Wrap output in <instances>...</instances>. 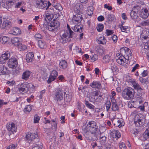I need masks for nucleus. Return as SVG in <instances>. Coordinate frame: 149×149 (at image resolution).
<instances>
[{
  "label": "nucleus",
  "instance_id": "obj_1",
  "mask_svg": "<svg viewBox=\"0 0 149 149\" xmlns=\"http://www.w3.org/2000/svg\"><path fill=\"white\" fill-rule=\"evenodd\" d=\"M134 89L128 87L125 88L123 91L122 95L124 99L130 100L134 98Z\"/></svg>",
  "mask_w": 149,
  "mask_h": 149
},
{
  "label": "nucleus",
  "instance_id": "obj_2",
  "mask_svg": "<svg viewBox=\"0 0 149 149\" xmlns=\"http://www.w3.org/2000/svg\"><path fill=\"white\" fill-rule=\"evenodd\" d=\"M146 118L142 115H137L135 116L134 123L137 127L143 126L145 123Z\"/></svg>",
  "mask_w": 149,
  "mask_h": 149
},
{
  "label": "nucleus",
  "instance_id": "obj_3",
  "mask_svg": "<svg viewBox=\"0 0 149 149\" xmlns=\"http://www.w3.org/2000/svg\"><path fill=\"white\" fill-rule=\"evenodd\" d=\"M51 5L49 2L44 0H37L36 2V6L38 8L42 9L47 7L46 10H47Z\"/></svg>",
  "mask_w": 149,
  "mask_h": 149
},
{
  "label": "nucleus",
  "instance_id": "obj_4",
  "mask_svg": "<svg viewBox=\"0 0 149 149\" xmlns=\"http://www.w3.org/2000/svg\"><path fill=\"white\" fill-rule=\"evenodd\" d=\"M120 52L124 54V57L126 60H129L132 58V54L131 50L128 48L123 47L120 49Z\"/></svg>",
  "mask_w": 149,
  "mask_h": 149
},
{
  "label": "nucleus",
  "instance_id": "obj_5",
  "mask_svg": "<svg viewBox=\"0 0 149 149\" xmlns=\"http://www.w3.org/2000/svg\"><path fill=\"white\" fill-rule=\"evenodd\" d=\"M38 136L37 134L28 133L26 135V138L29 143L33 141L36 143V142L37 143L39 142L40 139L38 138Z\"/></svg>",
  "mask_w": 149,
  "mask_h": 149
},
{
  "label": "nucleus",
  "instance_id": "obj_6",
  "mask_svg": "<svg viewBox=\"0 0 149 149\" xmlns=\"http://www.w3.org/2000/svg\"><path fill=\"white\" fill-rule=\"evenodd\" d=\"M97 129L98 127L96 125V123L93 121L89 122L86 128L87 131L93 132H97Z\"/></svg>",
  "mask_w": 149,
  "mask_h": 149
},
{
  "label": "nucleus",
  "instance_id": "obj_7",
  "mask_svg": "<svg viewBox=\"0 0 149 149\" xmlns=\"http://www.w3.org/2000/svg\"><path fill=\"white\" fill-rule=\"evenodd\" d=\"M130 82H131L134 88L136 90L139 94V95L141 97L142 96L141 92L143 89L141 88L139 84L134 80L131 79Z\"/></svg>",
  "mask_w": 149,
  "mask_h": 149
},
{
  "label": "nucleus",
  "instance_id": "obj_8",
  "mask_svg": "<svg viewBox=\"0 0 149 149\" xmlns=\"http://www.w3.org/2000/svg\"><path fill=\"white\" fill-rule=\"evenodd\" d=\"M54 97L58 102H60L61 100H63V92L61 89L60 88L57 89V91L55 93Z\"/></svg>",
  "mask_w": 149,
  "mask_h": 149
},
{
  "label": "nucleus",
  "instance_id": "obj_9",
  "mask_svg": "<svg viewBox=\"0 0 149 149\" xmlns=\"http://www.w3.org/2000/svg\"><path fill=\"white\" fill-rule=\"evenodd\" d=\"M58 72L56 70H53L50 73V75L47 81V83L49 84L54 81L58 76Z\"/></svg>",
  "mask_w": 149,
  "mask_h": 149
},
{
  "label": "nucleus",
  "instance_id": "obj_10",
  "mask_svg": "<svg viewBox=\"0 0 149 149\" xmlns=\"http://www.w3.org/2000/svg\"><path fill=\"white\" fill-rule=\"evenodd\" d=\"M8 64L10 68H14L17 66V61L15 58H11L9 59Z\"/></svg>",
  "mask_w": 149,
  "mask_h": 149
},
{
  "label": "nucleus",
  "instance_id": "obj_11",
  "mask_svg": "<svg viewBox=\"0 0 149 149\" xmlns=\"http://www.w3.org/2000/svg\"><path fill=\"white\" fill-rule=\"evenodd\" d=\"M82 19L81 15L79 14H76L73 15L72 21L73 23L77 24L81 22Z\"/></svg>",
  "mask_w": 149,
  "mask_h": 149
},
{
  "label": "nucleus",
  "instance_id": "obj_12",
  "mask_svg": "<svg viewBox=\"0 0 149 149\" xmlns=\"http://www.w3.org/2000/svg\"><path fill=\"white\" fill-rule=\"evenodd\" d=\"M20 88L19 91L20 92H26L28 91L29 88V85L27 82L23 83L20 85Z\"/></svg>",
  "mask_w": 149,
  "mask_h": 149
},
{
  "label": "nucleus",
  "instance_id": "obj_13",
  "mask_svg": "<svg viewBox=\"0 0 149 149\" xmlns=\"http://www.w3.org/2000/svg\"><path fill=\"white\" fill-rule=\"evenodd\" d=\"M50 10V13H47L46 14L45 16V21L47 22V24L48 23H50L51 22L52 18L51 17V15L54 12V10L53 9L50 8L49 10Z\"/></svg>",
  "mask_w": 149,
  "mask_h": 149
},
{
  "label": "nucleus",
  "instance_id": "obj_14",
  "mask_svg": "<svg viewBox=\"0 0 149 149\" xmlns=\"http://www.w3.org/2000/svg\"><path fill=\"white\" fill-rule=\"evenodd\" d=\"M68 32L66 31L63 35L61 37V38L60 39V42L63 44H64L69 41L68 40Z\"/></svg>",
  "mask_w": 149,
  "mask_h": 149
},
{
  "label": "nucleus",
  "instance_id": "obj_15",
  "mask_svg": "<svg viewBox=\"0 0 149 149\" xmlns=\"http://www.w3.org/2000/svg\"><path fill=\"white\" fill-rule=\"evenodd\" d=\"M149 15L148 11L146 8H144L141 10V16L144 19L146 18Z\"/></svg>",
  "mask_w": 149,
  "mask_h": 149
},
{
  "label": "nucleus",
  "instance_id": "obj_16",
  "mask_svg": "<svg viewBox=\"0 0 149 149\" xmlns=\"http://www.w3.org/2000/svg\"><path fill=\"white\" fill-rule=\"evenodd\" d=\"M34 59V54L33 52H29L26 56V59L27 62H32Z\"/></svg>",
  "mask_w": 149,
  "mask_h": 149
},
{
  "label": "nucleus",
  "instance_id": "obj_17",
  "mask_svg": "<svg viewBox=\"0 0 149 149\" xmlns=\"http://www.w3.org/2000/svg\"><path fill=\"white\" fill-rule=\"evenodd\" d=\"M6 127L8 131L12 132H16V127L15 124L14 123H12L11 124L6 126Z\"/></svg>",
  "mask_w": 149,
  "mask_h": 149
},
{
  "label": "nucleus",
  "instance_id": "obj_18",
  "mask_svg": "<svg viewBox=\"0 0 149 149\" xmlns=\"http://www.w3.org/2000/svg\"><path fill=\"white\" fill-rule=\"evenodd\" d=\"M10 32V34L15 36L20 35L21 33V31L20 29L17 27L13 28Z\"/></svg>",
  "mask_w": 149,
  "mask_h": 149
},
{
  "label": "nucleus",
  "instance_id": "obj_19",
  "mask_svg": "<svg viewBox=\"0 0 149 149\" xmlns=\"http://www.w3.org/2000/svg\"><path fill=\"white\" fill-rule=\"evenodd\" d=\"M11 26L10 22L6 20L3 22L2 27L3 29H9Z\"/></svg>",
  "mask_w": 149,
  "mask_h": 149
},
{
  "label": "nucleus",
  "instance_id": "obj_20",
  "mask_svg": "<svg viewBox=\"0 0 149 149\" xmlns=\"http://www.w3.org/2000/svg\"><path fill=\"white\" fill-rule=\"evenodd\" d=\"M68 66L67 63L66 61L62 60L60 62L59 64V67L62 69H65Z\"/></svg>",
  "mask_w": 149,
  "mask_h": 149
},
{
  "label": "nucleus",
  "instance_id": "obj_21",
  "mask_svg": "<svg viewBox=\"0 0 149 149\" xmlns=\"http://www.w3.org/2000/svg\"><path fill=\"white\" fill-rule=\"evenodd\" d=\"M126 60L124 56H121L117 58L116 61L120 65L123 64L125 62Z\"/></svg>",
  "mask_w": 149,
  "mask_h": 149
},
{
  "label": "nucleus",
  "instance_id": "obj_22",
  "mask_svg": "<svg viewBox=\"0 0 149 149\" xmlns=\"http://www.w3.org/2000/svg\"><path fill=\"white\" fill-rule=\"evenodd\" d=\"M101 83L100 81H94L90 84V86L93 88H99L101 87Z\"/></svg>",
  "mask_w": 149,
  "mask_h": 149
},
{
  "label": "nucleus",
  "instance_id": "obj_23",
  "mask_svg": "<svg viewBox=\"0 0 149 149\" xmlns=\"http://www.w3.org/2000/svg\"><path fill=\"white\" fill-rule=\"evenodd\" d=\"M110 63L111 70L113 72L118 70V68L115 63L114 62L113 59H111L110 61Z\"/></svg>",
  "mask_w": 149,
  "mask_h": 149
},
{
  "label": "nucleus",
  "instance_id": "obj_24",
  "mask_svg": "<svg viewBox=\"0 0 149 149\" xmlns=\"http://www.w3.org/2000/svg\"><path fill=\"white\" fill-rule=\"evenodd\" d=\"M106 22L108 23L114 21L115 20V16L112 14H108L106 17Z\"/></svg>",
  "mask_w": 149,
  "mask_h": 149
},
{
  "label": "nucleus",
  "instance_id": "obj_25",
  "mask_svg": "<svg viewBox=\"0 0 149 149\" xmlns=\"http://www.w3.org/2000/svg\"><path fill=\"white\" fill-rule=\"evenodd\" d=\"M135 8H134L133 9L134 10H132L130 13L131 17L132 19H136L138 17L137 14L138 11H136Z\"/></svg>",
  "mask_w": 149,
  "mask_h": 149
},
{
  "label": "nucleus",
  "instance_id": "obj_26",
  "mask_svg": "<svg viewBox=\"0 0 149 149\" xmlns=\"http://www.w3.org/2000/svg\"><path fill=\"white\" fill-rule=\"evenodd\" d=\"M46 28L49 31L54 32L57 31V30L54 27L53 25L51 24V23H48L46 26Z\"/></svg>",
  "mask_w": 149,
  "mask_h": 149
},
{
  "label": "nucleus",
  "instance_id": "obj_27",
  "mask_svg": "<svg viewBox=\"0 0 149 149\" xmlns=\"http://www.w3.org/2000/svg\"><path fill=\"white\" fill-rule=\"evenodd\" d=\"M85 136L87 140L89 141L95 140L94 138L93 137L92 134L91 133L86 134Z\"/></svg>",
  "mask_w": 149,
  "mask_h": 149
},
{
  "label": "nucleus",
  "instance_id": "obj_28",
  "mask_svg": "<svg viewBox=\"0 0 149 149\" xmlns=\"http://www.w3.org/2000/svg\"><path fill=\"white\" fill-rule=\"evenodd\" d=\"M7 70L6 67H4L2 64L0 65V74H6Z\"/></svg>",
  "mask_w": 149,
  "mask_h": 149
},
{
  "label": "nucleus",
  "instance_id": "obj_29",
  "mask_svg": "<svg viewBox=\"0 0 149 149\" xmlns=\"http://www.w3.org/2000/svg\"><path fill=\"white\" fill-rule=\"evenodd\" d=\"M30 73L29 71L28 70H26L25 72H24L23 73L22 75V78L23 79L26 80L29 77Z\"/></svg>",
  "mask_w": 149,
  "mask_h": 149
},
{
  "label": "nucleus",
  "instance_id": "obj_30",
  "mask_svg": "<svg viewBox=\"0 0 149 149\" xmlns=\"http://www.w3.org/2000/svg\"><path fill=\"white\" fill-rule=\"evenodd\" d=\"M51 23L53 25L54 27L56 30L60 25V22L55 19H54L53 21H51Z\"/></svg>",
  "mask_w": 149,
  "mask_h": 149
},
{
  "label": "nucleus",
  "instance_id": "obj_31",
  "mask_svg": "<svg viewBox=\"0 0 149 149\" xmlns=\"http://www.w3.org/2000/svg\"><path fill=\"white\" fill-rule=\"evenodd\" d=\"M97 42L100 44H104L106 42V40L103 36L97 38Z\"/></svg>",
  "mask_w": 149,
  "mask_h": 149
},
{
  "label": "nucleus",
  "instance_id": "obj_32",
  "mask_svg": "<svg viewBox=\"0 0 149 149\" xmlns=\"http://www.w3.org/2000/svg\"><path fill=\"white\" fill-rule=\"evenodd\" d=\"M139 79L143 85L146 86L148 83V78L145 79L142 77H140Z\"/></svg>",
  "mask_w": 149,
  "mask_h": 149
},
{
  "label": "nucleus",
  "instance_id": "obj_33",
  "mask_svg": "<svg viewBox=\"0 0 149 149\" xmlns=\"http://www.w3.org/2000/svg\"><path fill=\"white\" fill-rule=\"evenodd\" d=\"M12 43L15 46H17L20 43L19 41V39L17 38H14L11 40Z\"/></svg>",
  "mask_w": 149,
  "mask_h": 149
},
{
  "label": "nucleus",
  "instance_id": "obj_34",
  "mask_svg": "<svg viewBox=\"0 0 149 149\" xmlns=\"http://www.w3.org/2000/svg\"><path fill=\"white\" fill-rule=\"evenodd\" d=\"M113 138L118 139L121 136L120 132L118 130H115L113 133Z\"/></svg>",
  "mask_w": 149,
  "mask_h": 149
},
{
  "label": "nucleus",
  "instance_id": "obj_35",
  "mask_svg": "<svg viewBox=\"0 0 149 149\" xmlns=\"http://www.w3.org/2000/svg\"><path fill=\"white\" fill-rule=\"evenodd\" d=\"M1 56L4 59H5L6 61L10 57V54L9 52L8 51L5 53L4 54H2Z\"/></svg>",
  "mask_w": 149,
  "mask_h": 149
},
{
  "label": "nucleus",
  "instance_id": "obj_36",
  "mask_svg": "<svg viewBox=\"0 0 149 149\" xmlns=\"http://www.w3.org/2000/svg\"><path fill=\"white\" fill-rule=\"evenodd\" d=\"M18 49L20 51L24 50L27 48L26 46L25 45H23L22 43H20L17 46Z\"/></svg>",
  "mask_w": 149,
  "mask_h": 149
},
{
  "label": "nucleus",
  "instance_id": "obj_37",
  "mask_svg": "<svg viewBox=\"0 0 149 149\" xmlns=\"http://www.w3.org/2000/svg\"><path fill=\"white\" fill-rule=\"evenodd\" d=\"M80 5L79 3L75 4L74 7V10L77 13H79L80 11Z\"/></svg>",
  "mask_w": 149,
  "mask_h": 149
},
{
  "label": "nucleus",
  "instance_id": "obj_38",
  "mask_svg": "<svg viewBox=\"0 0 149 149\" xmlns=\"http://www.w3.org/2000/svg\"><path fill=\"white\" fill-rule=\"evenodd\" d=\"M103 59L104 61V62L105 63H108L109 62H110V61L111 60L110 56L108 55L104 56L103 57Z\"/></svg>",
  "mask_w": 149,
  "mask_h": 149
},
{
  "label": "nucleus",
  "instance_id": "obj_39",
  "mask_svg": "<svg viewBox=\"0 0 149 149\" xmlns=\"http://www.w3.org/2000/svg\"><path fill=\"white\" fill-rule=\"evenodd\" d=\"M97 98V96L91 95L89 97V101L91 102H93L96 101Z\"/></svg>",
  "mask_w": 149,
  "mask_h": 149
},
{
  "label": "nucleus",
  "instance_id": "obj_40",
  "mask_svg": "<svg viewBox=\"0 0 149 149\" xmlns=\"http://www.w3.org/2000/svg\"><path fill=\"white\" fill-rule=\"evenodd\" d=\"M112 109L113 111H115L118 110L119 109V107L114 102H112Z\"/></svg>",
  "mask_w": 149,
  "mask_h": 149
},
{
  "label": "nucleus",
  "instance_id": "obj_41",
  "mask_svg": "<svg viewBox=\"0 0 149 149\" xmlns=\"http://www.w3.org/2000/svg\"><path fill=\"white\" fill-rule=\"evenodd\" d=\"M38 44L39 47L40 48H43L45 45V43L41 40H39L38 42Z\"/></svg>",
  "mask_w": 149,
  "mask_h": 149
},
{
  "label": "nucleus",
  "instance_id": "obj_42",
  "mask_svg": "<svg viewBox=\"0 0 149 149\" xmlns=\"http://www.w3.org/2000/svg\"><path fill=\"white\" fill-rule=\"evenodd\" d=\"M107 137L104 136H100V142L101 145H103L106 141Z\"/></svg>",
  "mask_w": 149,
  "mask_h": 149
},
{
  "label": "nucleus",
  "instance_id": "obj_43",
  "mask_svg": "<svg viewBox=\"0 0 149 149\" xmlns=\"http://www.w3.org/2000/svg\"><path fill=\"white\" fill-rule=\"evenodd\" d=\"M32 109L31 106L30 105H27L24 108V111L26 113L30 112Z\"/></svg>",
  "mask_w": 149,
  "mask_h": 149
},
{
  "label": "nucleus",
  "instance_id": "obj_44",
  "mask_svg": "<svg viewBox=\"0 0 149 149\" xmlns=\"http://www.w3.org/2000/svg\"><path fill=\"white\" fill-rule=\"evenodd\" d=\"M86 106L88 108H89L93 109H94V106L92 105L91 104L89 103L88 102V101H85V103Z\"/></svg>",
  "mask_w": 149,
  "mask_h": 149
},
{
  "label": "nucleus",
  "instance_id": "obj_45",
  "mask_svg": "<svg viewBox=\"0 0 149 149\" xmlns=\"http://www.w3.org/2000/svg\"><path fill=\"white\" fill-rule=\"evenodd\" d=\"M41 143L40 142L37 143V142H36L35 146L32 148V149H42L39 146H41Z\"/></svg>",
  "mask_w": 149,
  "mask_h": 149
},
{
  "label": "nucleus",
  "instance_id": "obj_46",
  "mask_svg": "<svg viewBox=\"0 0 149 149\" xmlns=\"http://www.w3.org/2000/svg\"><path fill=\"white\" fill-rule=\"evenodd\" d=\"M104 28V26L102 24H99L97 27L98 31L101 32L102 31Z\"/></svg>",
  "mask_w": 149,
  "mask_h": 149
},
{
  "label": "nucleus",
  "instance_id": "obj_47",
  "mask_svg": "<svg viewBox=\"0 0 149 149\" xmlns=\"http://www.w3.org/2000/svg\"><path fill=\"white\" fill-rule=\"evenodd\" d=\"M69 31V32H68V38H72L75 35V33L72 30H71Z\"/></svg>",
  "mask_w": 149,
  "mask_h": 149
},
{
  "label": "nucleus",
  "instance_id": "obj_48",
  "mask_svg": "<svg viewBox=\"0 0 149 149\" xmlns=\"http://www.w3.org/2000/svg\"><path fill=\"white\" fill-rule=\"evenodd\" d=\"M141 25L142 26L149 25V20H147L141 22Z\"/></svg>",
  "mask_w": 149,
  "mask_h": 149
},
{
  "label": "nucleus",
  "instance_id": "obj_49",
  "mask_svg": "<svg viewBox=\"0 0 149 149\" xmlns=\"http://www.w3.org/2000/svg\"><path fill=\"white\" fill-rule=\"evenodd\" d=\"M144 136L145 138H149V128L146 129L144 133Z\"/></svg>",
  "mask_w": 149,
  "mask_h": 149
},
{
  "label": "nucleus",
  "instance_id": "obj_50",
  "mask_svg": "<svg viewBox=\"0 0 149 149\" xmlns=\"http://www.w3.org/2000/svg\"><path fill=\"white\" fill-rule=\"evenodd\" d=\"M105 105L106 107V109L107 111H108L111 107V103L109 101H107Z\"/></svg>",
  "mask_w": 149,
  "mask_h": 149
},
{
  "label": "nucleus",
  "instance_id": "obj_51",
  "mask_svg": "<svg viewBox=\"0 0 149 149\" xmlns=\"http://www.w3.org/2000/svg\"><path fill=\"white\" fill-rule=\"evenodd\" d=\"M119 147L121 149H126V148L125 143L123 142L120 143Z\"/></svg>",
  "mask_w": 149,
  "mask_h": 149
},
{
  "label": "nucleus",
  "instance_id": "obj_52",
  "mask_svg": "<svg viewBox=\"0 0 149 149\" xmlns=\"http://www.w3.org/2000/svg\"><path fill=\"white\" fill-rule=\"evenodd\" d=\"M88 12H89V11H91L90 13H89L88 14V15H91L93 14V7L92 6L89 7L88 8Z\"/></svg>",
  "mask_w": 149,
  "mask_h": 149
},
{
  "label": "nucleus",
  "instance_id": "obj_53",
  "mask_svg": "<svg viewBox=\"0 0 149 149\" xmlns=\"http://www.w3.org/2000/svg\"><path fill=\"white\" fill-rule=\"evenodd\" d=\"M113 33V31L111 30L107 29L106 30V33L107 36H108L111 35Z\"/></svg>",
  "mask_w": 149,
  "mask_h": 149
},
{
  "label": "nucleus",
  "instance_id": "obj_54",
  "mask_svg": "<svg viewBox=\"0 0 149 149\" xmlns=\"http://www.w3.org/2000/svg\"><path fill=\"white\" fill-rule=\"evenodd\" d=\"M40 120L39 117L37 115H36L34 117V123H38L39 121Z\"/></svg>",
  "mask_w": 149,
  "mask_h": 149
},
{
  "label": "nucleus",
  "instance_id": "obj_55",
  "mask_svg": "<svg viewBox=\"0 0 149 149\" xmlns=\"http://www.w3.org/2000/svg\"><path fill=\"white\" fill-rule=\"evenodd\" d=\"M83 27L82 25H78L77 29H76L77 32H81L82 31Z\"/></svg>",
  "mask_w": 149,
  "mask_h": 149
},
{
  "label": "nucleus",
  "instance_id": "obj_56",
  "mask_svg": "<svg viewBox=\"0 0 149 149\" xmlns=\"http://www.w3.org/2000/svg\"><path fill=\"white\" fill-rule=\"evenodd\" d=\"M2 43L3 44H5L8 41V38L6 36H3L2 38Z\"/></svg>",
  "mask_w": 149,
  "mask_h": 149
},
{
  "label": "nucleus",
  "instance_id": "obj_57",
  "mask_svg": "<svg viewBox=\"0 0 149 149\" xmlns=\"http://www.w3.org/2000/svg\"><path fill=\"white\" fill-rule=\"evenodd\" d=\"M149 35V32L148 31L146 30H144L143 31L141 35L143 36H147Z\"/></svg>",
  "mask_w": 149,
  "mask_h": 149
},
{
  "label": "nucleus",
  "instance_id": "obj_58",
  "mask_svg": "<svg viewBox=\"0 0 149 149\" xmlns=\"http://www.w3.org/2000/svg\"><path fill=\"white\" fill-rule=\"evenodd\" d=\"M91 133L93 135V137L94 138L95 140L98 137V135L97 134V133L96 132H91Z\"/></svg>",
  "mask_w": 149,
  "mask_h": 149
},
{
  "label": "nucleus",
  "instance_id": "obj_59",
  "mask_svg": "<svg viewBox=\"0 0 149 149\" xmlns=\"http://www.w3.org/2000/svg\"><path fill=\"white\" fill-rule=\"evenodd\" d=\"M17 0H10L8 1V6H10V5H13L15 3V2Z\"/></svg>",
  "mask_w": 149,
  "mask_h": 149
},
{
  "label": "nucleus",
  "instance_id": "obj_60",
  "mask_svg": "<svg viewBox=\"0 0 149 149\" xmlns=\"http://www.w3.org/2000/svg\"><path fill=\"white\" fill-rule=\"evenodd\" d=\"M141 75L143 77H145L148 75V71L147 70H144L141 73Z\"/></svg>",
  "mask_w": 149,
  "mask_h": 149
},
{
  "label": "nucleus",
  "instance_id": "obj_61",
  "mask_svg": "<svg viewBox=\"0 0 149 149\" xmlns=\"http://www.w3.org/2000/svg\"><path fill=\"white\" fill-rule=\"evenodd\" d=\"M97 52L99 55H101L103 54L104 51L102 49L100 48L97 50Z\"/></svg>",
  "mask_w": 149,
  "mask_h": 149
},
{
  "label": "nucleus",
  "instance_id": "obj_62",
  "mask_svg": "<svg viewBox=\"0 0 149 149\" xmlns=\"http://www.w3.org/2000/svg\"><path fill=\"white\" fill-rule=\"evenodd\" d=\"M97 56L96 55H94L93 56H90V57L92 60H93L94 61H96L97 59Z\"/></svg>",
  "mask_w": 149,
  "mask_h": 149
},
{
  "label": "nucleus",
  "instance_id": "obj_63",
  "mask_svg": "<svg viewBox=\"0 0 149 149\" xmlns=\"http://www.w3.org/2000/svg\"><path fill=\"white\" fill-rule=\"evenodd\" d=\"M35 38L41 39L42 38V36L40 33H36L34 36Z\"/></svg>",
  "mask_w": 149,
  "mask_h": 149
},
{
  "label": "nucleus",
  "instance_id": "obj_64",
  "mask_svg": "<svg viewBox=\"0 0 149 149\" xmlns=\"http://www.w3.org/2000/svg\"><path fill=\"white\" fill-rule=\"evenodd\" d=\"M16 146L14 144L10 145L6 149H15Z\"/></svg>",
  "mask_w": 149,
  "mask_h": 149
}]
</instances>
